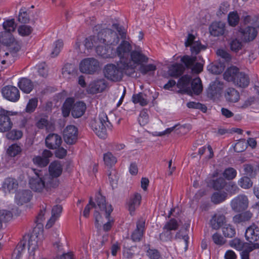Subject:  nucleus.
<instances>
[{
  "label": "nucleus",
  "mask_w": 259,
  "mask_h": 259,
  "mask_svg": "<svg viewBox=\"0 0 259 259\" xmlns=\"http://www.w3.org/2000/svg\"><path fill=\"white\" fill-rule=\"evenodd\" d=\"M18 20L22 23H27L29 21V18L28 16L25 8L21 9L18 18Z\"/></svg>",
  "instance_id": "774afa93"
},
{
  "label": "nucleus",
  "mask_w": 259,
  "mask_h": 259,
  "mask_svg": "<svg viewBox=\"0 0 259 259\" xmlns=\"http://www.w3.org/2000/svg\"><path fill=\"white\" fill-rule=\"evenodd\" d=\"M253 217V213L250 210L237 214L233 218V222L236 224L249 221Z\"/></svg>",
  "instance_id": "473e14b6"
},
{
  "label": "nucleus",
  "mask_w": 259,
  "mask_h": 259,
  "mask_svg": "<svg viewBox=\"0 0 259 259\" xmlns=\"http://www.w3.org/2000/svg\"><path fill=\"white\" fill-rule=\"evenodd\" d=\"M145 221L143 219H140L137 223L136 229L131 235V239L134 242H140L143 236L145 229Z\"/></svg>",
  "instance_id": "a211bd4d"
},
{
  "label": "nucleus",
  "mask_w": 259,
  "mask_h": 259,
  "mask_svg": "<svg viewBox=\"0 0 259 259\" xmlns=\"http://www.w3.org/2000/svg\"><path fill=\"white\" fill-rule=\"evenodd\" d=\"M244 174L250 178L254 177L257 174V168L255 165L245 164L243 165Z\"/></svg>",
  "instance_id": "a18cd8bd"
},
{
  "label": "nucleus",
  "mask_w": 259,
  "mask_h": 259,
  "mask_svg": "<svg viewBox=\"0 0 259 259\" xmlns=\"http://www.w3.org/2000/svg\"><path fill=\"white\" fill-rule=\"evenodd\" d=\"M219 84L220 82L218 80H215L210 84L207 90V94L209 96L214 97L220 92L221 88L219 87Z\"/></svg>",
  "instance_id": "49530a36"
},
{
  "label": "nucleus",
  "mask_w": 259,
  "mask_h": 259,
  "mask_svg": "<svg viewBox=\"0 0 259 259\" xmlns=\"http://www.w3.org/2000/svg\"><path fill=\"white\" fill-rule=\"evenodd\" d=\"M37 103L38 100L36 98L30 99L25 109L26 112L29 113L33 112L36 108Z\"/></svg>",
  "instance_id": "13d9d810"
},
{
  "label": "nucleus",
  "mask_w": 259,
  "mask_h": 259,
  "mask_svg": "<svg viewBox=\"0 0 259 259\" xmlns=\"http://www.w3.org/2000/svg\"><path fill=\"white\" fill-rule=\"evenodd\" d=\"M231 207L235 212H241L246 209L248 206V200L246 196L239 195L231 202Z\"/></svg>",
  "instance_id": "9d476101"
},
{
  "label": "nucleus",
  "mask_w": 259,
  "mask_h": 259,
  "mask_svg": "<svg viewBox=\"0 0 259 259\" xmlns=\"http://www.w3.org/2000/svg\"><path fill=\"white\" fill-rule=\"evenodd\" d=\"M95 200L96 206H98L101 211H105L106 218L109 219L110 213L113 211L111 205L107 204L105 197L102 196L100 192L96 195Z\"/></svg>",
  "instance_id": "4468645a"
},
{
  "label": "nucleus",
  "mask_w": 259,
  "mask_h": 259,
  "mask_svg": "<svg viewBox=\"0 0 259 259\" xmlns=\"http://www.w3.org/2000/svg\"><path fill=\"white\" fill-rule=\"evenodd\" d=\"M31 172H33L35 175L29 178V184L30 188L35 192H41L44 189L49 191L59 185V181L50 177H46L43 175L41 170L31 169Z\"/></svg>",
  "instance_id": "f257e3e1"
},
{
  "label": "nucleus",
  "mask_w": 259,
  "mask_h": 259,
  "mask_svg": "<svg viewBox=\"0 0 259 259\" xmlns=\"http://www.w3.org/2000/svg\"><path fill=\"white\" fill-rule=\"evenodd\" d=\"M230 48L232 51L237 52L242 49V43L237 38H233L229 42Z\"/></svg>",
  "instance_id": "3c124183"
},
{
  "label": "nucleus",
  "mask_w": 259,
  "mask_h": 259,
  "mask_svg": "<svg viewBox=\"0 0 259 259\" xmlns=\"http://www.w3.org/2000/svg\"><path fill=\"white\" fill-rule=\"evenodd\" d=\"M100 68L99 61L94 58L82 60L79 64L80 71L86 74H93Z\"/></svg>",
  "instance_id": "0eeeda50"
},
{
  "label": "nucleus",
  "mask_w": 259,
  "mask_h": 259,
  "mask_svg": "<svg viewBox=\"0 0 259 259\" xmlns=\"http://www.w3.org/2000/svg\"><path fill=\"white\" fill-rule=\"evenodd\" d=\"M62 142L61 136L56 134H50L46 138V145L50 149H57Z\"/></svg>",
  "instance_id": "6ab92c4d"
},
{
  "label": "nucleus",
  "mask_w": 259,
  "mask_h": 259,
  "mask_svg": "<svg viewBox=\"0 0 259 259\" xmlns=\"http://www.w3.org/2000/svg\"><path fill=\"white\" fill-rule=\"evenodd\" d=\"M225 25L222 22H213L209 27V32L214 36L222 35L224 33Z\"/></svg>",
  "instance_id": "a878e982"
},
{
  "label": "nucleus",
  "mask_w": 259,
  "mask_h": 259,
  "mask_svg": "<svg viewBox=\"0 0 259 259\" xmlns=\"http://www.w3.org/2000/svg\"><path fill=\"white\" fill-rule=\"evenodd\" d=\"M191 93L193 92L195 95H198L202 91L203 87L201 80L199 77L193 79L191 81Z\"/></svg>",
  "instance_id": "ea45409f"
},
{
  "label": "nucleus",
  "mask_w": 259,
  "mask_h": 259,
  "mask_svg": "<svg viewBox=\"0 0 259 259\" xmlns=\"http://www.w3.org/2000/svg\"><path fill=\"white\" fill-rule=\"evenodd\" d=\"M227 183L225 180L222 177L210 180L208 183V186L215 190H221L226 186Z\"/></svg>",
  "instance_id": "c9c22d12"
},
{
  "label": "nucleus",
  "mask_w": 259,
  "mask_h": 259,
  "mask_svg": "<svg viewBox=\"0 0 259 259\" xmlns=\"http://www.w3.org/2000/svg\"><path fill=\"white\" fill-rule=\"evenodd\" d=\"M249 82L250 79L248 75L244 72H239L233 83L240 88H245L248 87Z\"/></svg>",
  "instance_id": "cd10ccee"
},
{
  "label": "nucleus",
  "mask_w": 259,
  "mask_h": 259,
  "mask_svg": "<svg viewBox=\"0 0 259 259\" xmlns=\"http://www.w3.org/2000/svg\"><path fill=\"white\" fill-rule=\"evenodd\" d=\"M3 96L5 98L11 102H16L20 98L18 89L12 85H7L2 90Z\"/></svg>",
  "instance_id": "f8f14e48"
},
{
  "label": "nucleus",
  "mask_w": 259,
  "mask_h": 259,
  "mask_svg": "<svg viewBox=\"0 0 259 259\" xmlns=\"http://www.w3.org/2000/svg\"><path fill=\"white\" fill-rule=\"evenodd\" d=\"M181 62L185 65V67L191 69L196 73H199L202 71L203 65L201 63L196 62V57L185 55L181 58Z\"/></svg>",
  "instance_id": "1a4fd4ad"
},
{
  "label": "nucleus",
  "mask_w": 259,
  "mask_h": 259,
  "mask_svg": "<svg viewBox=\"0 0 259 259\" xmlns=\"http://www.w3.org/2000/svg\"><path fill=\"white\" fill-rule=\"evenodd\" d=\"M130 59L132 64H134L135 68V65H141L143 63H146L148 62L149 58L144 54L139 48L133 51L131 53Z\"/></svg>",
  "instance_id": "ddd939ff"
},
{
  "label": "nucleus",
  "mask_w": 259,
  "mask_h": 259,
  "mask_svg": "<svg viewBox=\"0 0 259 259\" xmlns=\"http://www.w3.org/2000/svg\"><path fill=\"white\" fill-rule=\"evenodd\" d=\"M33 163L39 167H46L50 162V160L42 158L40 156H36L32 158Z\"/></svg>",
  "instance_id": "603ef678"
},
{
  "label": "nucleus",
  "mask_w": 259,
  "mask_h": 259,
  "mask_svg": "<svg viewBox=\"0 0 259 259\" xmlns=\"http://www.w3.org/2000/svg\"><path fill=\"white\" fill-rule=\"evenodd\" d=\"M13 214L10 211L7 210H0V220L2 223L7 222L12 220Z\"/></svg>",
  "instance_id": "69168bd1"
},
{
  "label": "nucleus",
  "mask_w": 259,
  "mask_h": 259,
  "mask_svg": "<svg viewBox=\"0 0 259 259\" xmlns=\"http://www.w3.org/2000/svg\"><path fill=\"white\" fill-rule=\"evenodd\" d=\"M157 69L156 65L153 64L147 65L142 64L139 68L142 74L145 75L151 72H154Z\"/></svg>",
  "instance_id": "5fc2aeb1"
},
{
  "label": "nucleus",
  "mask_w": 259,
  "mask_h": 259,
  "mask_svg": "<svg viewBox=\"0 0 259 259\" xmlns=\"http://www.w3.org/2000/svg\"><path fill=\"white\" fill-rule=\"evenodd\" d=\"M240 32L242 34V38L245 42L253 41L257 36L258 32L255 27L248 26L244 28L240 29Z\"/></svg>",
  "instance_id": "aec40b11"
},
{
  "label": "nucleus",
  "mask_w": 259,
  "mask_h": 259,
  "mask_svg": "<svg viewBox=\"0 0 259 259\" xmlns=\"http://www.w3.org/2000/svg\"><path fill=\"white\" fill-rule=\"evenodd\" d=\"M212 239L213 242L215 244L218 245H223L226 242V240L222 236V235L217 232L215 233L214 234H213L212 235Z\"/></svg>",
  "instance_id": "338daca9"
},
{
  "label": "nucleus",
  "mask_w": 259,
  "mask_h": 259,
  "mask_svg": "<svg viewBox=\"0 0 259 259\" xmlns=\"http://www.w3.org/2000/svg\"><path fill=\"white\" fill-rule=\"evenodd\" d=\"M225 97L227 102L236 103L239 101L240 95L239 93L236 89L229 88L225 91Z\"/></svg>",
  "instance_id": "7c9ffc66"
},
{
  "label": "nucleus",
  "mask_w": 259,
  "mask_h": 259,
  "mask_svg": "<svg viewBox=\"0 0 259 259\" xmlns=\"http://www.w3.org/2000/svg\"><path fill=\"white\" fill-rule=\"evenodd\" d=\"M22 136V133L19 130H13L8 132L7 135V138L9 140H15L20 139Z\"/></svg>",
  "instance_id": "680f3d73"
},
{
  "label": "nucleus",
  "mask_w": 259,
  "mask_h": 259,
  "mask_svg": "<svg viewBox=\"0 0 259 259\" xmlns=\"http://www.w3.org/2000/svg\"><path fill=\"white\" fill-rule=\"evenodd\" d=\"M195 37L192 34H189L185 42L186 47H190L191 51L192 54L197 55L202 50L205 49L200 42L195 41Z\"/></svg>",
  "instance_id": "2eb2a0df"
},
{
  "label": "nucleus",
  "mask_w": 259,
  "mask_h": 259,
  "mask_svg": "<svg viewBox=\"0 0 259 259\" xmlns=\"http://www.w3.org/2000/svg\"><path fill=\"white\" fill-rule=\"evenodd\" d=\"M192 80V78L188 75H185L182 76L179 80L177 86L178 88L182 90L184 93H191L190 88V83Z\"/></svg>",
  "instance_id": "393cba45"
},
{
  "label": "nucleus",
  "mask_w": 259,
  "mask_h": 259,
  "mask_svg": "<svg viewBox=\"0 0 259 259\" xmlns=\"http://www.w3.org/2000/svg\"><path fill=\"white\" fill-rule=\"evenodd\" d=\"M11 112L1 108L0 109V132L9 131L13 126V122L10 118Z\"/></svg>",
  "instance_id": "6e6552de"
},
{
  "label": "nucleus",
  "mask_w": 259,
  "mask_h": 259,
  "mask_svg": "<svg viewBox=\"0 0 259 259\" xmlns=\"http://www.w3.org/2000/svg\"><path fill=\"white\" fill-rule=\"evenodd\" d=\"M238 184L241 188L247 189L252 187L253 182L248 176H243L239 180Z\"/></svg>",
  "instance_id": "09e8293b"
},
{
  "label": "nucleus",
  "mask_w": 259,
  "mask_h": 259,
  "mask_svg": "<svg viewBox=\"0 0 259 259\" xmlns=\"http://www.w3.org/2000/svg\"><path fill=\"white\" fill-rule=\"evenodd\" d=\"M63 170L62 165L59 161H54L51 163L49 167V175H46V177H50L52 179H55L58 181L59 177Z\"/></svg>",
  "instance_id": "412c9836"
},
{
  "label": "nucleus",
  "mask_w": 259,
  "mask_h": 259,
  "mask_svg": "<svg viewBox=\"0 0 259 259\" xmlns=\"http://www.w3.org/2000/svg\"><path fill=\"white\" fill-rule=\"evenodd\" d=\"M10 52L11 56L13 57L16 56V53L19 51L21 47L20 42L15 40L11 45L8 47Z\"/></svg>",
  "instance_id": "4d7b16f0"
},
{
  "label": "nucleus",
  "mask_w": 259,
  "mask_h": 259,
  "mask_svg": "<svg viewBox=\"0 0 259 259\" xmlns=\"http://www.w3.org/2000/svg\"><path fill=\"white\" fill-rule=\"evenodd\" d=\"M19 88L24 93H29L33 88L32 81L27 78H22L18 82Z\"/></svg>",
  "instance_id": "58836bf2"
},
{
  "label": "nucleus",
  "mask_w": 259,
  "mask_h": 259,
  "mask_svg": "<svg viewBox=\"0 0 259 259\" xmlns=\"http://www.w3.org/2000/svg\"><path fill=\"white\" fill-rule=\"evenodd\" d=\"M86 109V105L82 102H77L73 104L71 114L75 118L81 117L84 113Z\"/></svg>",
  "instance_id": "2f4dec72"
},
{
  "label": "nucleus",
  "mask_w": 259,
  "mask_h": 259,
  "mask_svg": "<svg viewBox=\"0 0 259 259\" xmlns=\"http://www.w3.org/2000/svg\"><path fill=\"white\" fill-rule=\"evenodd\" d=\"M103 159L105 164L108 166H112L117 162L116 158L110 152L104 154Z\"/></svg>",
  "instance_id": "8fccbe9b"
},
{
  "label": "nucleus",
  "mask_w": 259,
  "mask_h": 259,
  "mask_svg": "<svg viewBox=\"0 0 259 259\" xmlns=\"http://www.w3.org/2000/svg\"><path fill=\"white\" fill-rule=\"evenodd\" d=\"M38 236L31 235L28 240V251L30 254L34 255L35 250L38 248Z\"/></svg>",
  "instance_id": "79ce46f5"
},
{
  "label": "nucleus",
  "mask_w": 259,
  "mask_h": 259,
  "mask_svg": "<svg viewBox=\"0 0 259 259\" xmlns=\"http://www.w3.org/2000/svg\"><path fill=\"white\" fill-rule=\"evenodd\" d=\"M18 186V183L16 179L7 178L3 182L2 188L5 192L11 193L15 191Z\"/></svg>",
  "instance_id": "b1692460"
},
{
  "label": "nucleus",
  "mask_w": 259,
  "mask_h": 259,
  "mask_svg": "<svg viewBox=\"0 0 259 259\" xmlns=\"http://www.w3.org/2000/svg\"><path fill=\"white\" fill-rule=\"evenodd\" d=\"M62 206L60 205H56L53 207L52 209V216L46 225V228H50L53 226L55 221L60 217L62 211Z\"/></svg>",
  "instance_id": "c756f323"
},
{
  "label": "nucleus",
  "mask_w": 259,
  "mask_h": 259,
  "mask_svg": "<svg viewBox=\"0 0 259 259\" xmlns=\"http://www.w3.org/2000/svg\"><path fill=\"white\" fill-rule=\"evenodd\" d=\"M89 40L93 43L104 42L108 45H116L119 41V37L117 33L111 29L106 28L100 31L97 35L90 36Z\"/></svg>",
  "instance_id": "20e7f679"
},
{
  "label": "nucleus",
  "mask_w": 259,
  "mask_h": 259,
  "mask_svg": "<svg viewBox=\"0 0 259 259\" xmlns=\"http://www.w3.org/2000/svg\"><path fill=\"white\" fill-rule=\"evenodd\" d=\"M252 244L245 242L238 238H235L230 242V246L239 251H243L246 248L251 246Z\"/></svg>",
  "instance_id": "72a5a7b5"
},
{
  "label": "nucleus",
  "mask_w": 259,
  "mask_h": 259,
  "mask_svg": "<svg viewBox=\"0 0 259 259\" xmlns=\"http://www.w3.org/2000/svg\"><path fill=\"white\" fill-rule=\"evenodd\" d=\"M228 194L225 191L218 190L213 193L211 196V201L214 204L224 202L228 198Z\"/></svg>",
  "instance_id": "c85d7f7f"
},
{
  "label": "nucleus",
  "mask_w": 259,
  "mask_h": 259,
  "mask_svg": "<svg viewBox=\"0 0 259 259\" xmlns=\"http://www.w3.org/2000/svg\"><path fill=\"white\" fill-rule=\"evenodd\" d=\"M242 19L244 24H250L251 26L259 29V15H247L244 12L242 16Z\"/></svg>",
  "instance_id": "bb28decb"
},
{
  "label": "nucleus",
  "mask_w": 259,
  "mask_h": 259,
  "mask_svg": "<svg viewBox=\"0 0 259 259\" xmlns=\"http://www.w3.org/2000/svg\"><path fill=\"white\" fill-rule=\"evenodd\" d=\"M107 87V82L105 79H98L90 83L88 92L93 94L101 93L104 91Z\"/></svg>",
  "instance_id": "dca6fc26"
},
{
  "label": "nucleus",
  "mask_w": 259,
  "mask_h": 259,
  "mask_svg": "<svg viewBox=\"0 0 259 259\" xmlns=\"http://www.w3.org/2000/svg\"><path fill=\"white\" fill-rule=\"evenodd\" d=\"M226 218L223 214H215L210 220L209 224L213 230H218L226 225Z\"/></svg>",
  "instance_id": "4be33fe9"
},
{
  "label": "nucleus",
  "mask_w": 259,
  "mask_h": 259,
  "mask_svg": "<svg viewBox=\"0 0 259 259\" xmlns=\"http://www.w3.org/2000/svg\"><path fill=\"white\" fill-rule=\"evenodd\" d=\"M238 73L239 71L238 68L235 66L231 67L228 68L224 74V78L228 81H233L234 82L235 78H236Z\"/></svg>",
  "instance_id": "4c0bfd02"
},
{
  "label": "nucleus",
  "mask_w": 259,
  "mask_h": 259,
  "mask_svg": "<svg viewBox=\"0 0 259 259\" xmlns=\"http://www.w3.org/2000/svg\"><path fill=\"white\" fill-rule=\"evenodd\" d=\"M222 230L223 234L227 238H233L236 235L235 228L231 224L225 225L222 228Z\"/></svg>",
  "instance_id": "37998d69"
},
{
  "label": "nucleus",
  "mask_w": 259,
  "mask_h": 259,
  "mask_svg": "<svg viewBox=\"0 0 259 259\" xmlns=\"http://www.w3.org/2000/svg\"><path fill=\"white\" fill-rule=\"evenodd\" d=\"M159 238L163 242L171 241L172 234L170 231L167 229H163V231L159 235Z\"/></svg>",
  "instance_id": "e2e57ef3"
},
{
  "label": "nucleus",
  "mask_w": 259,
  "mask_h": 259,
  "mask_svg": "<svg viewBox=\"0 0 259 259\" xmlns=\"http://www.w3.org/2000/svg\"><path fill=\"white\" fill-rule=\"evenodd\" d=\"M91 126L95 133L102 139H105L107 136V128L111 129L112 126L104 112L100 113L97 119L92 121Z\"/></svg>",
  "instance_id": "7ed1b4c3"
},
{
  "label": "nucleus",
  "mask_w": 259,
  "mask_h": 259,
  "mask_svg": "<svg viewBox=\"0 0 259 259\" xmlns=\"http://www.w3.org/2000/svg\"><path fill=\"white\" fill-rule=\"evenodd\" d=\"M117 66L113 64L106 65L103 69L104 76L108 79L113 81H120L122 77L123 73L128 76L133 75L135 72V69L133 66L124 67V64L118 62Z\"/></svg>",
  "instance_id": "f03ea898"
},
{
  "label": "nucleus",
  "mask_w": 259,
  "mask_h": 259,
  "mask_svg": "<svg viewBox=\"0 0 259 259\" xmlns=\"http://www.w3.org/2000/svg\"><path fill=\"white\" fill-rule=\"evenodd\" d=\"M185 69V67L182 64L175 63L169 68V74L172 77H178L183 73Z\"/></svg>",
  "instance_id": "e433bc0d"
},
{
  "label": "nucleus",
  "mask_w": 259,
  "mask_h": 259,
  "mask_svg": "<svg viewBox=\"0 0 259 259\" xmlns=\"http://www.w3.org/2000/svg\"><path fill=\"white\" fill-rule=\"evenodd\" d=\"M76 72L77 70L75 69L74 65L69 63L66 64L62 69L63 77L67 79H69L72 76H75Z\"/></svg>",
  "instance_id": "f704fd0d"
},
{
  "label": "nucleus",
  "mask_w": 259,
  "mask_h": 259,
  "mask_svg": "<svg viewBox=\"0 0 259 259\" xmlns=\"http://www.w3.org/2000/svg\"><path fill=\"white\" fill-rule=\"evenodd\" d=\"M245 236L249 244H255L259 239V228L255 224L248 227L246 230Z\"/></svg>",
  "instance_id": "f3484780"
},
{
  "label": "nucleus",
  "mask_w": 259,
  "mask_h": 259,
  "mask_svg": "<svg viewBox=\"0 0 259 259\" xmlns=\"http://www.w3.org/2000/svg\"><path fill=\"white\" fill-rule=\"evenodd\" d=\"M31 197V192L30 190L20 191L16 195V202L18 205H23L30 201Z\"/></svg>",
  "instance_id": "5701e85b"
},
{
  "label": "nucleus",
  "mask_w": 259,
  "mask_h": 259,
  "mask_svg": "<svg viewBox=\"0 0 259 259\" xmlns=\"http://www.w3.org/2000/svg\"><path fill=\"white\" fill-rule=\"evenodd\" d=\"M237 175L236 170L232 167L226 168L224 172V177L228 180H232L234 179Z\"/></svg>",
  "instance_id": "bf43d9fd"
},
{
  "label": "nucleus",
  "mask_w": 259,
  "mask_h": 259,
  "mask_svg": "<svg viewBox=\"0 0 259 259\" xmlns=\"http://www.w3.org/2000/svg\"><path fill=\"white\" fill-rule=\"evenodd\" d=\"M240 17L237 11L231 12L228 16L229 24L233 27L236 26L239 23Z\"/></svg>",
  "instance_id": "de8ad7c7"
},
{
  "label": "nucleus",
  "mask_w": 259,
  "mask_h": 259,
  "mask_svg": "<svg viewBox=\"0 0 259 259\" xmlns=\"http://www.w3.org/2000/svg\"><path fill=\"white\" fill-rule=\"evenodd\" d=\"M259 248V244H253L251 246L246 248L241 252V259H249V253L255 249Z\"/></svg>",
  "instance_id": "6e6d98bb"
},
{
  "label": "nucleus",
  "mask_w": 259,
  "mask_h": 259,
  "mask_svg": "<svg viewBox=\"0 0 259 259\" xmlns=\"http://www.w3.org/2000/svg\"><path fill=\"white\" fill-rule=\"evenodd\" d=\"M89 37L84 40V46L88 49L93 47L96 48L97 54L103 58H112L116 56L115 50L112 47L104 42L93 43V41L89 40Z\"/></svg>",
  "instance_id": "39448f33"
},
{
  "label": "nucleus",
  "mask_w": 259,
  "mask_h": 259,
  "mask_svg": "<svg viewBox=\"0 0 259 259\" xmlns=\"http://www.w3.org/2000/svg\"><path fill=\"white\" fill-rule=\"evenodd\" d=\"M141 200V196L139 193H136L133 198H131L130 200L128 206V210L130 211V213L132 214L133 212H134L136 207L138 206Z\"/></svg>",
  "instance_id": "a19ab883"
},
{
  "label": "nucleus",
  "mask_w": 259,
  "mask_h": 259,
  "mask_svg": "<svg viewBox=\"0 0 259 259\" xmlns=\"http://www.w3.org/2000/svg\"><path fill=\"white\" fill-rule=\"evenodd\" d=\"M22 151L21 147L17 144H12L7 150L8 154L11 157H15Z\"/></svg>",
  "instance_id": "864d4df0"
},
{
  "label": "nucleus",
  "mask_w": 259,
  "mask_h": 259,
  "mask_svg": "<svg viewBox=\"0 0 259 259\" xmlns=\"http://www.w3.org/2000/svg\"><path fill=\"white\" fill-rule=\"evenodd\" d=\"M146 97V95L142 93L134 94L132 97V101L135 104L139 103L141 106H145L148 103Z\"/></svg>",
  "instance_id": "c03bdc74"
},
{
  "label": "nucleus",
  "mask_w": 259,
  "mask_h": 259,
  "mask_svg": "<svg viewBox=\"0 0 259 259\" xmlns=\"http://www.w3.org/2000/svg\"><path fill=\"white\" fill-rule=\"evenodd\" d=\"M179 224L176 220L174 219H170L164 226L163 229H167L170 231L178 229Z\"/></svg>",
  "instance_id": "0e129e2a"
},
{
  "label": "nucleus",
  "mask_w": 259,
  "mask_h": 259,
  "mask_svg": "<svg viewBox=\"0 0 259 259\" xmlns=\"http://www.w3.org/2000/svg\"><path fill=\"white\" fill-rule=\"evenodd\" d=\"M132 46L130 42L126 40H122L120 45L117 47L115 51L116 55L120 59L119 62L124 64V67L133 66L135 69V66L132 64L130 59V55L132 52Z\"/></svg>",
  "instance_id": "423d86ee"
},
{
  "label": "nucleus",
  "mask_w": 259,
  "mask_h": 259,
  "mask_svg": "<svg viewBox=\"0 0 259 259\" xmlns=\"http://www.w3.org/2000/svg\"><path fill=\"white\" fill-rule=\"evenodd\" d=\"M3 26L4 29L9 32L14 31L16 27V25L15 24L14 19L5 21L3 23Z\"/></svg>",
  "instance_id": "052dcab7"
},
{
  "label": "nucleus",
  "mask_w": 259,
  "mask_h": 259,
  "mask_svg": "<svg viewBox=\"0 0 259 259\" xmlns=\"http://www.w3.org/2000/svg\"><path fill=\"white\" fill-rule=\"evenodd\" d=\"M77 128L74 125H68L63 131L64 141L68 144L75 143L77 139Z\"/></svg>",
  "instance_id": "9b49d317"
}]
</instances>
